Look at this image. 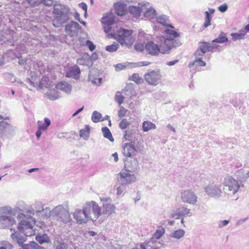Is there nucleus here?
Listing matches in <instances>:
<instances>
[{
    "label": "nucleus",
    "instance_id": "20e7f679",
    "mask_svg": "<svg viewBox=\"0 0 249 249\" xmlns=\"http://www.w3.org/2000/svg\"><path fill=\"white\" fill-rule=\"evenodd\" d=\"M17 218L19 221L18 229L19 231L22 232V233H25L26 235L30 236L35 234L34 228L36 224V220L34 218L23 213H19Z\"/></svg>",
    "mask_w": 249,
    "mask_h": 249
},
{
    "label": "nucleus",
    "instance_id": "c756f323",
    "mask_svg": "<svg viewBox=\"0 0 249 249\" xmlns=\"http://www.w3.org/2000/svg\"><path fill=\"white\" fill-rule=\"evenodd\" d=\"M149 6L147 5L145 9V12H144V15L148 19L151 20L155 18L156 11L154 9L151 7H149Z\"/></svg>",
    "mask_w": 249,
    "mask_h": 249
},
{
    "label": "nucleus",
    "instance_id": "a19ab883",
    "mask_svg": "<svg viewBox=\"0 0 249 249\" xmlns=\"http://www.w3.org/2000/svg\"><path fill=\"white\" fill-rule=\"evenodd\" d=\"M34 207L32 213L33 214L35 213H39L44 209L43 204L41 202H36L34 205Z\"/></svg>",
    "mask_w": 249,
    "mask_h": 249
},
{
    "label": "nucleus",
    "instance_id": "338daca9",
    "mask_svg": "<svg viewBox=\"0 0 249 249\" xmlns=\"http://www.w3.org/2000/svg\"><path fill=\"white\" fill-rule=\"evenodd\" d=\"M40 1L41 3H43L44 5L48 6H51L53 3V0H41Z\"/></svg>",
    "mask_w": 249,
    "mask_h": 249
},
{
    "label": "nucleus",
    "instance_id": "09e8293b",
    "mask_svg": "<svg viewBox=\"0 0 249 249\" xmlns=\"http://www.w3.org/2000/svg\"><path fill=\"white\" fill-rule=\"evenodd\" d=\"M205 65L206 63L202 60L201 58H199L196 59L195 61L190 63L189 64V67L191 68L194 66H205Z\"/></svg>",
    "mask_w": 249,
    "mask_h": 249
},
{
    "label": "nucleus",
    "instance_id": "69168bd1",
    "mask_svg": "<svg viewBox=\"0 0 249 249\" xmlns=\"http://www.w3.org/2000/svg\"><path fill=\"white\" fill-rule=\"evenodd\" d=\"M228 9V5L226 3L221 5L218 7V10L222 13L225 12Z\"/></svg>",
    "mask_w": 249,
    "mask_h": 249
},
{
    "label": "nucleus",
    "instance_id": "6e6552de",
    "mask_svg": "<svg viewBox=\"0 0 249 249\" xmlns=\"http://www.w3.org/2000/svg\"><path fill=\"white\" fill-rule=\"evenodd\" d=\"M131 173V172L124 170L117 174V181L120 185L126 186L132 184L136 181V176Z\"/></svg>",
    "mask_w": 249,
    "mask_h": 249
},
{
    "label": "nucleus",
    "instance_id": "f704fd0d",
    "mask_svg": "<svg viewBox=\"0 0 249 249\" xmlns=\"http://www.w3.org/2000/svg\"><path fill=\"white\" fill-rule=\"evenodd\" d=\"M157 22L160 24L161 25L164 26H170L171 28H173V27L170 25L168 23V19L167 16L165 15H162L159 16L157 18Z\"/></svg>",
    "mask_w": 249,
    "mask_h": 249
},
{
    "label": "nucleus",
    "instance_id": "aec40b11",
    "mask_svg": "<svg viewBox=\"0 0 249 249\" xmlns=\"http://www.w3.org/2000/svg\"><path fill=\"white\" fill-rule=\"evenodd\" d=\"M89 80L92 83L99 85L102 82V78L99 77L98 71L96 69L92 70L90 71L89 75Z\"/></svg>",
    "mask_w": 249,
    "mask_h": 249
},
{
    "label": "nucleus",
    "instance_id": "e433bc0d",
    "mask_svg": "<svg viewBox=\"0 0 249 249\" xmlns=\"http://www.w3.org/2000/svg\"><path fill=\"white\" fill-rule=\"evenodd\" d=\"M133 120L134 119L132 117H130L128 120L126 118L123 119L119 124V127L121 129H125Z\"/></svg>",
    "mask_w": 249,
    "mask_h": 249
},
{
    "label": "nucleus",
    "instance_id": "cd10ccee",
    "mask_svg": "<svg viewBox=\"0 0 249 249\" xmlns=\"http://www.w3.org/2000/svg\"><path fill=\"white\" fill-rule=\"evenodd\" d=\"M104 213L107 215H109L112 213H114L115 211V207L113 204L110 203H107L103 204Z\"/></svg>",
    "mask_w": 249,
    "mask_h": 249
},
{
    "label": "nucleus",
    "instance_id": "f03ea898",
    "mask_svg": "<svg viewBox=\"0 0 249 249\" xmlns=\"http://www.w3.org/2000/svg\"><path fill=\"white\" fill-rule=\"evenodd\" d=\"M159 40V44L153 41H149L145 44V49L148 53L154 56L158 55L160 53H168L173 48L181 45L179 41L172 42L170 39H167L163 37H160Z\"/></svg>",
    "mask_w": 249,
    "mask_h": 249
},
{
    "label": "nucleus",
    "instance_id": "7ed1b4c3",
    "mask_svg": "<svg viewBox=\"0 0 249 249\" xmlns=\"http://www.w3.org/2000/svg\"><path fill=\"white\" fill-rule=\"evenodd\" d=\"M54 18L52 21L54 27H59L70 19V10L66 5L55 3L53 6Z\"/></svg>",
    "mask_w": 249,
    "mask_h": 249
},
{
    "label": "nucleus",
    "instance_id": "864d4df0",
    "mask_svg": "<svg viewBox=\"0 0 249 249\" xmlns=\"http://www.w3.org/2000/svg\"><path fill=\"white\" fill-rule=\"evenodd\" d=\"M131 80L137 84H140L143 82V79L138 73H134L131 77Z\"/></svg>",
    "mask_w": 249,
    "mask_h": 249
},
{
    "label": "nucleus",
    "instance_id": "de8ad7c7",
    "mask_svg": "<svg viewBox=\"0 0 249 249\" xmlns=\"http://www.w3.org/2000/svg\"><path fill=\"white\" fill-rule=\"evenodd\" d=\"M9 126V124L6 122L3 121L0 122V135H1L5 133Z\"/></svg>",
    "mask_w": 249,
    "mask_h": 249
},
{
    "label": "nucleus",
    "instance_id": "bb28decb",
    "mask_svg": "<svg viewBox=\"0 0 249 249\" xmlns=\"http://www.w3.org/2000/svg\"><path fill=\"white\" fill-rule=\"evenodd\" d=\"M114 9L115 13L119 16H123L125 14L124 5L121 2H117L114 4Z\"/></svg>",
    "mask_w": 249,
    "mask_h": 249
},
{
    "label": "nucleus",
    "instance_id": "052dcab7",
    "mask_svg": "<svg viewBox=\"0 0 249 249\" xmlns=\"http://www.w3.org/2000/svg\"><path fill=\"white\" fill-rule=\"evenodd\" d=\"M170 216L172 218H175L176 219H178L181 218L177 210L172 211L170 213Z\"/></svg>",
    "mask_w": 249,
    "mask_h": 249
},
{
    "label": "nucleus",
    "instance_id": "6e6d98bb",
    "mask_svg": "<svg viewBox=\"0 0 249 249\" xmlns=\"http://www.w3.org/2000/svg\"><path fill=\"white\" fill-rule=\"evenodd\" d=\"M205 14L206 15V17L205 19V22L204 23V26L205 27H207L211 25V17L208 11H206L205 12Z\"/></svg>",
    "mask_w": 249,
    "mask_h": 249
},
{
    "label": "nucleus",
    "instance_id": "ea45409f",
    "mask_svg": "<svg viewBox=\"0 0 249 249\" xmlns=\"http://www.w3.org/2000/svg\"><path fill=\"white\" fill-rule=\"evenodd\" d=\"M90 128L89 125H87L85 129H81L80 131V136L84 140H87L89 137Z\"/></svg>",
    "mask_w": 249,
    "mask_h": 249
},
{
    "label": "nucleus",
    "instance_id": "37998d69",
    "mask_svg": "<svg viewBox=\"0 0 249 249\" xmlns=\"http://www.w3.org/2000/svg\"><path fill=\"white\" fill-rule=\"evenodd\" d=\"M43 217V218H53L52 217V211L50 210L49 207H46L42 211L41 213H39Z\"/></svg>",
    "mask_w": 249,
    "mask_h": 249
},
{
    "label": "nucleus",
    "instance_id": "bf43d9fd",
    "mask_svg": "<svg viewBox=\"0 0 249 249\" xmlns=\"http://www.w3.org/2000/svg\"><path fill=\"white\" fill-rule=\"evenodd\" d=\"M27 1L29 4L34 7L38 5L41 3V2L39 0H27Z\"/></svg>",
    "mask_w": 249,
    "mask_h": 249
},
{
    "label": "nucleus",
    "instance_id": "dca6fc26",
    "mask_svg": "<svg viewBox=\"0 0 249 249\" xmlns=\"http://www.w3.org/2000/svg\"><path fill=\"white\" fill-rule=\"evenodd\" d=\"M125 170L134 172L139 169V162L136 159H127L124 161Z\"/></svg>",
    "mask_w": 249,
    "mask_h": 249
},
{
    "label": "nucleus",
    "instance_id": "c85d7f7f",
    "mask_svg": "<svg viewBox=\"0 0 249 249\" xmlns=\"http://www.w3.org/2000/svg\"><path fill=\"white\" fill-rule=\"evenodd\" d=\"M54 247L55 249H68V246L61 238H58L54 241Z\"/></svg>",
    "mask_w": 249,
    "mask_h": 249
},
{
    "label": "nucleus",
    "instance_id": "f257e3e1",
    "mask_svg": "<svg viewBox=\"0 0 249 249\" xmlns=\"http://www.w3.org/2000/svg\"><path fill=\"white\" fill-rule=\"evenodd\" d=\"M101 209L94 201L86 202L82 210L76 209L73 213L74 219L78 224L86 223L89 220L95 221L101 215Z\"/></svg>",
    "mask_w": 249,
    "mask_h": 249
},
{
    "label": "nucleus",
    "instance_id": "423d86ee",
    "mask_svg": "<svg viewBox=\"0 0 249 249\" xmlns=\"http://www.w3.org/2000/svg\"><path fill=\"white\" fill-rule=\"evenodd\" d=\"M132 31L120 29L114 34L113 37L122 46L129 47L135 41V38L132 35Z\"/></svg>",
    "mask_w": 249,
    "mask_h": 249
},
{
    "label": "nucleus",
    "instance_id": "ddd939ff",
    "mask_svg": "<svg viewBox=\"0 0 249 249\" xmlns=\"http://www.w3.org/2000/svg\"><path fill=\"white\" fill-rule=\"evenodd\" d=\"M13 231L14 232L11 234V238L13 241L18 244L19 246L23 248L26 245L24 242L26 241L27 237L29 236L26 235L25 233H22V232L19 231L18 229H13Z\"/></svg>",
    "mask_w": 249,
    "mask_h": 249
},
{
    "label": "nucleus",
    "instance_id": "5701e85b",
    "mask_svg": "<svg viewBox=\"0 0 249 249\" xmlns=\"http://www.w3.org/2000/svg\"><path fill=\"white\" fill-rule=\"evenodd\" d=\"M165 32L166 34V36H162L161 37H163L167 39H170L171 40H172V42H174L176 41H178L181 43V42L178 39H175L179 36V34L177 32L172 30L167 29L165 31Z\"/></svg>",
    "mask_w": 249,
    "mask_h": 249
},
{
    "label": "nucleus",
    "instance_id": "f8f14e48",
    "mask_svg": "<svg viewBox=\"0 0 249 249\" xmlns=\"http://www.w3.org/2000/svg\"><path fill=\"white\" fill-rule=\"evenodd\" d=\"M240 185L237 181L231 177H229L225 179L223 189L230 194H235L238 192Z\"/></svg>",
    "mask_w": 249,
    "mask_h": 249
},
{
    "label": "nucleus",
    "instance_id": "473e14b6",
    "mask_svg": "<svg viewBox=\"0 0 249 249\" xmlns=\"http://www.w3.org/2000/svg\"><path fill=\"white\" fill-rule=\"evenodd\" d=\"M156 128V125L150 121H144L142 123V130L144 132H147L151 129H154Z\"/></svg>",
    "mask_w": 249,
    "mask_h": 249
},
{
    "label": "nucleus",
    "instance_id": "8fccbe9b",
    "mask_svg": "<svg viewBox=\"0 0 249 249\" xmlns=\"http://www.w3.org/2000/svg\"><path fill=\"white\" fill-rule=\"evenodd\" d=\"M119 47V45L114 42L112 44L107 46L106 47V50L109 52H116Z\"/></svg>",
    "mask_w": 249,
    "mask_h": 249
},
{
    "label": "nucleus",
    "instance_id": "9d476101",
    "mask_svg": "<svg viewBox=\"0 0 249 249\" xmlns=\"http://www.w3.org/2000/svg\"><path fill=\"white\" fill-rule=\"evenodd\" d=\"M145 81L152 86H157L160 82L161 75L160 71L150 70L144 75Z\"/></svg>",
    "mask_w": 249,
    "mask_h": 249
},
{
    "label": "nucleus",
    "instance_id": "a211bd4d",
    "mask_svg": "<svg viewBox=\"0 0 249 249\" xmlns=\"http://www.w3.org/2000/svg\"><path fill=\"white\" fill-rule=\"evenodd\" d=\"M80 29V25L75 21H71L67 24L65 27L66 32L71 36L76 34Z\"/></svg>",
    "mask_w": 249,
    "mask_h": 249
},
{
    "label": "nucleus",
    "instance_id": "4be33fe9",
    "mask_svg": "<svg viewBox=\"0 0 249 249\" xmlns=\"http://www.w3.org/2000/svg\"><path fill=\"white\" fill-rule=\"evenodd\" d=\"M209 52H210L209 47V42H200L199 49H198L196 51L195 55L196 56H202L203 54Z\"/></svg>",
    "mask_w": 249,
    "mask_h": 249
},
{
    "label": "nucleus",
    "instance_id": "49530a36",
    "mask_svg": "<svg viewBox=\"0 0 249 249\" xmlns=\"http://www.w3.org/2000/svg\"><path fill=\"white\" fill-rule=\"evenodd\" d=\"M164 232V229L162 227H160L156 230V231H155L153 235V237L152 238H154L155 239H159L163 235Z\"/></svg>",
    "mask_w": 249,
    "mask_h": 249
},
{
    "label": "nucleus",
    "instance_id": "a878e982",
    "mask_svg": "<svg viewBox=\"0 0 249 249\" xmlns=\"http://www.w3.org/2000/svg\"><path fill=\"white\" fill-rule=\"evenodd\" d=\"M38 129L44 131L46 130L51 124V121L48 118H45L44 122L38 121L37 122Z\"/></svg>",
    "mask_w": 249,
    "mask_h": 249
},
{
    "label": "nucleus",
    "instance_id": "412c9836",
    "mask_svg": "<svg viewBox=\"0 0 249 249\" xmlns=\"http://www.w3.org/2000/svg\"><path fill=\"white\" fill-rule=\"evenodd\" d=\"M55 88L57 89L60 90L68 94L71 92L72 89L71 85L68 82L64 81L58 83Z\"/></svg>",
    "mask_w": 249,
    "mask_h": 249
},
{
    "label": "nucleus",
    "instance_id": "1a4fd4ad",
    "mask_svg": "<svg viewBox=\"0 0 249 249\" xmlns=\"http://www.w3.org/2000/svg\"><path fill=\"white\" fill-rule=\"evenodd\" d=\"M181 201L191 205H195L198 201V197L195 193L191 190H181L180 193Z\"/></svg>",
    "mask_w": 249,
    "mask_h": 249
},
{
    "label": "nucleus",
    "instance_id": "680f3d73",
    "mask_svg": "<svg viewBox=\"0 0 249 249\" xmlns=\"http://www.w3.org/2000/svg\"><path fill=\"white\" fill-rule=\"evenodd\" d=\"M86 45L88 47L90 51H93L95 49V46L89 40H87L86 41Z\"/></svg>",
    "mask_w": 249,
    "mask_h": 249
},
{
    "label": "nucleus",
    "instance_id": "4d7b16f0",
    "mask_svg": "<svg viewBox=\"0 0 249 249\" xmlns=\"http://www.w3.org/2000/svg\"><path fill=\"white\" fill-rule=\"evenodd\" d=\"M243 171L242 170H239L236 172L235 175L238 178L241 180H244L247 178V174L245 175L243 174Z\"/></svg>",
    "mask_w": 249,
    "mask_h": 249
},
{
    "label": "nucleus",
    "instance_id": "e2e57ef3",
    "mask_svg": "<svg viewBox=\"0 0 249 249\" xmlns=\"http://www.w3.org/2000/svg\"><path fill=\"white\" fill-rule=\"evenodd\" d=\"M230 222V220H224L222 221H220L218 222V227L221 228L224 226H227Z\"/></svg>",
    "mask_w": 249,
    "mask_h": 249
},
{
    "label": "nucleus",
    "instance_id": "58836bf2",
    "mask_svg": "<svg viewBox=\"0 0 249 249\" xmlns=\"http://www.w3.org/2000/svg\"><path fill=\"white\" fill-rule=\"evenodd\" d=\"M102 114L97 111H94L92 114L91 120L94 123H98L103 121L104 119H102Z\"/></svg>",
    "mask_w": 249,
    "mask_h": 249
},
{
    "label": "nucleus",
    "instance_id": "3c124183",
    "mask_svg": "<svg viewBox=\"0 0 249 249\" xmlns=\"http://www.w3.org/2000/svg\"><path fill=\"white\" fill-rule=\"evenodd\" d=\"M13 245L7 241H0V249H12Z\"/></svg>",
    "mask_w": 249,
    "mask_h": 249
},
{
    "label": "nucleus",
    "instance_id": "f3484780",
    "mask_svg": "<svg viewBox=\"0 0 249 249\" xmlns=\"http://www.w3.org/2000/svg\"><path fill=\"white\" fill-rule=\"evenodd\" d=\"M136 151V148L134 144L131 143H126L123 146V153L126 157H131L135 154Z\"/></svg>",
    "mask_w": 249,
    "mask_h": 249
},
{
    "label": "nucleus",
    "instance_id": "0eeeda50",
    "mask_svg": "<svg viewBox=\"0 0 249 249\" xmlns=\"http://www.w3.org/2000/svg\"><path fill=\"white\" fill-rule=\"evenodd\" d=\"M52 217L65 224L70 223L72 221L69 211L61 205L56 206L52 210Z\"/></svg>",
    "mask_w": 249,
    "mask_h": 249
},
{
    "label": "nucleus",
    "instance_id": "9b49d317",
    "mask_svg": "<svg viewBox=\"0 0 249 249\" xmlns=\"http://www.w3.org/2000/svg\"><path fill=\"white\" fill-rule=\"evenodd\" d=\"M149 2L143 0H138L135 5H130L128 7L129 12L135 17H139L141 13L145 10L147 6H149Z\"/></svg>",
    "mask_w": 249,
    "mask_h": 249
},
{
    "label": "nucleus",
    "instance_id": "774afa93",
    "mask_svg": "<svg viewBox=\"0 0 249 249\" xmlns=\"http://www.w3.org/2000/svg\"><path fill=\"white\" fill-rule=\"evenodd\" d=\"M213 43H209L210 52L213 51V50L217 49L219 47V45Z\"/></svg>",
    "mask_w": 249,
    "mask_h": 249
},
{
    "label": "nucleus",
    "instance_id": "4c0bfd02",
    "mask_svg": "<svg viewBox=\"0 0 249 249\" xmlns=\"http://www.w3.org/2000/svg\"><path fill=\"white\" fill-rule=\"evenodd\" d=\"M135 131L133 129H128L124 131V138L125 141L132 142L134 137Z\"/></svg>",
    "mask_w": 249,
    "mask_h": 249
},
{
    "label": "nucleus",
    "instance_id": "4468645a",
    "mask_svg": "<svg viewBox=\"0 0 249 249\" xmlns=\"http://www.w3.org/2000/svg\"><path fill=\"white\" fill-rule=\"evenodd\" d=\"M204 190L208 196L213 197H219L222 193L220 188L213 183L206 186Z\"/></svg>",
    "mask_w": 249,
    "mask_h": 249
},
{
    "label": "nucleus",
    "instance_id": "393cba45",
    "mask_svg": "<svg viewBox=\"0 0 249 249\" xmlns=\"http://www.w3.org/2000/svg\"><path fill=\"white\" fill-rule=\"evenodd\" d=\"M103 24H113L114 22V16L113 13H106L101 19Z\"/></svg>",
    "mask_w": 249,
    "mask_h": 249
},
{
    "label": "nucleus",
    "instance_id": "5fc2aeb1",
    "mask_svg": "<svg viewBox=\"0 0 249 249\" xmlns=\"http://www.w3.org/2000/svg\"><path fill=\"white\" fill-rule=\"evenodd\" d=\"M124 100V97L121 94V92L119 91L117 92L115 96V100L118 103L120 106L123 103Z\"/></svg>",
    "mask_w": 249,
    "mask_h": 249
},
{
    "label": "nucleus",
    "instance_id": "0e129e2a",
    "mask_svg": "<svg viewBox=\"0 0 249 249\" xmlns=\"http://www.w3.org/2000/svg\"><path fill=\"white\" fill-rule=\"evenodd\" d=\"M115 187H116V190L117 191V196H119L121 195L124 191L123 188L122 186H121L120 185L119 186H115Z\"/></svg>",
    "mask_w": 249,
    "mask_h": 249
},
{
    "label": "nucleus",
    "instance_id": "a18cd8bd",
    "mask_svg": "<svg viewBox=\"0 0 249 249\" xmlns=\"http://www.w3.org/2000/svg\"><path fill=\"white\" fill-rule=\"evenodd\" d=\"M36 239L41 244L45 242H48L49 241L48 236L45 234L43 235L38 234L36 236Z\"/></svg>",
    "mask_w": 249,
    "mask_h": 249
},
{
    "label": "nucleus",
    "instance_id": "13d9d810",
    "mask_svg": "<svg viewBox=\"0 0 249 249\" xmlns=\"http://www.w3.org/2000/svg\"><path fill=\"white\" fill-rule=\"evenodd\" d=\"M127 110L124 108L123 106L120 107V109L118 113V117L120 118L124 117L126 114Z\"/></svg>",
    "mask_w": 249,
    "mask_h": 249
},
{
    "label": "nucleus",
    "instance_id": "c9c22d12",
    "mask_svg": "<svg viewBox=\"0 0 249 249\" xmlns=\"http://www.w3.org/2000/svg\"><path fill=\"white\" fill-rule=\"evenodd\" d=\"M102 131L105 138L108 139L110 142L114 141V138L109 129L106 126L102 128Z\"/></svg>",
    "mask_w": 249,
    "mask_h": 249
},
{
    "label": "nucleus",
    "instance_id": "6ab92c4d",
    "mask_svg": "<svg viewBox=\"0 0 249 249\" xmlns=\"http://www.w3.org/2000/svg\"><path fill=\"white\" fill-rule=\"evenodd\" d=\"M77 63L80 65L86 66L89 67L92 65V60L87 53H85L82 56L78 58Z\"/></svg>",
    "mask_w": 249,
    "mask_h": 249
},
{
    "label": "nucleus",
    "instance_id": "2eb2a0df",
    "mask_svg": "<svg viewBox=\"0 0 249 249\" xmlns=\"http://www.w3.org/2000/svg\"><path fill=\"white\" fill-rule=\"evenodd\" d=\"M162 244L159 241L151 238L149 241L140 245L141 249H160ZM133 249H137L136 248Z\"/></svg>",
    "mask_w": 249,
    "mask_h": 249
},
{
    "label": "nucleus",
    "instance_id": "2f4dec72",
    "mask_svg": "<svg viewBox=\"0 0 249 249\" xmlns=\"http://www.w3.org/2000/svg\"><path fill=\"white\" fill-rule=\"evenodd\" d=\"M177 210L181 217L185 216L191 215V209L187 208L186 207L183 206L177 209Z\"/></svg>",
    "mask_w": 249,
    "mask_h": 249
},
{
    "label": "nucleus",
    "instance_id": "b1692460",
    "mask_svg": "<svg viewBox=\"0 0 249 249\" xmlns=\"http://www.w3.org/2000/svg\"><path fill=\"white\" fill-rule=\"evenodd\" d=\"M80 73V69L78 66H75L70 69L67 72L66 76L68 77H71L74 79H78L79 77Z\"/></svg>",
    "mask_w": 249,
    "mask_h": 249
},
{
    "label": "nucleus",
    "instance_id": "39448f33",
    "mask_svg": "<svg viewBox=\"0 0 249 249\" xmlns=\"http://www.w3.org/2000/svg\"><path fill=\"white\" fill-rule=\"evenodd\" d=\"M13 209L9 206L0 208V228L9 229L11 231L13 229L11 227L16 224L17 221L11 215Z\"/></svg>",
    "mask_w": 249,
    "mask_h": 249
},
{
    "label": "nucleus",
    "instance_id": "79ce46f5",
    "mask_svg": "<svg viewBox=\"0 0 249 249\" xmlns=\"http://www.w3.org/2000/svg\"><path fill=\"white\" fill-rule=\"evenodd\" d=\"M246 32L244 31L238 33H232L231 36L233 40L242 39L245 38Z\"/></svg>",
    "mask_w": 249,
    "mask_h": 249
},
{
    "label": "nucleus",
    "instance_id": "c03bdc74",
    "mask_svg": "<svg viewBox=\"0 0 249 249\" xmlns=\"http://www.w3.org/2000/svg\"><path fill=\"white\" fill-rule=\"evenodd\" d=\"M22 248L23 249H43L35 241L31 242L30 244H26Z\"/></svg>",
    "mask_w": 249,
    "mask_h": 249
},
{
    "label": "nucleus",
    "instance_id": "603ef678",
    "mask_svg": "<svg viewBox=\"0 0 249 249\" xmlns=\"http://www.w3.org/2000/svg\"><path fill=\"white\" fill-rule=\"evenodd\" d=\"M228 41V38L223 35H220L217 38L212 41V43H223Z\"/></svg>",
    "mask_w": 249,
    "mask_h": 249
},
{
    "label": "nucleus",
    "instance_id": "7c9ffc66",
    "mask_svg": "<svg viewBox=\"0 0 249 249\" xmlns=\"http://www.w3.org/2000/svg\"><path fill=\"white\" fill-rule=\"evenodd\" d=\"M47 97L51 100L53 101L59 99L60 97L59 93L55 89L50 90L46 93Z\"/></svg>",
    "mask_w": 249,
    "mask_h": 249
},
{
    "label": "nucleus",
    "instance_id": "72a5a7b5",
    "mask_svg": "<svg viewBox=\"0 0 249 249\" xmlns=\"http://www.w3.org/2000/svg\"><path fill=\"white\" fill-rule=\"evenodd\" d=\"M185 233V232L184 230L179 229L171 232L170 236L177 239H179L184 236Z\"/></svg>",
    "mask_w": 249,
    "mask_h": 249
}]
</instances>
